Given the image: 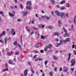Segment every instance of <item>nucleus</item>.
<instances>
[{
	"instance_id": "obj_1",
	"label": "nucleus",
	"mask_w": 76,
	"mask_h": 76,
	"mask_svg": "<svg viewBox=\"0 0 76 76\" xmlns=\"http://www.w3.org/2000/svg\"><path fill=\"white\" fill-rule=\"evenodd\" d=\"M64 42V41L63 40H61L60 41L59 43H58L57 45L56 46V47H59L60 45H62V43Z\"/></svg>"
},
{
	"instance_id": "obj_2",
	"label": "nucleus",
	"mask_w": 76,
	"mask_h": 76,
	"mask_svg": "<svg viewBox=\"0 0 76 76\" xmlns=\"http://www.w3.org/2000/svg\"><path fill=\"white\" fill-rule=\"evenodd\" d=\"M68 70V67L66 66H64L63 69V72L65 73L67 72Z\"/></svg>"
},
{
	"instance_id": "obj_3",
	"label": "nucleus",
	"mask_w": 76,
	"mask_h": 76,
	"mask_svg": "<svg viewBox=\"0 0 76 76\" xmlns=\"http://www.w3.org/2000/svg\"><path fill=\"white\" fill-rule=\"evenodd\" d=\"M7 40L10 41L11 40V38L10 37H9L8 38L6 37L5 38V44H6V42L7 41Z\"/></svg>"
},
{
	"instance_id": "obj_4",
	"label": "nucleus",
	"mask_w": 76,
	"mask_h": 76,
	"mask_svg": "<svg viewBox=\"0 0 76 76\" xmlns=\"http://www.w3.org/2000/svg\"><path fill=\"white\" fill-rule=\"evenodd\" d=\"M71 66H74L75 65V60L72 59L71 60Z\"/></svg>"
},
{
	"instance_id": "obj_5",
	"label": "nucleus",
	"mask_w": 76,
	"mask_h": 76,
	"mask_svg": "<svg viewBox=\"0 0 76 76\" xmlns=\"http://www.w3.org/2000/svg\"><path fill=\"white\" fill-rule=\"evenodd\" d=\"M8 63L10 64H11V65H14L15 64V63L13 62L11 60H9L8 61Z\"/></svg>"
},
{
	"instance_id": "obj_6",
	"label": "nucleus",
	"mask_w": 76,
	"mask_h": 76,
	"mask_svg": "<svg viewBox=\"0 0 76 76\" xmlns=\"http://www.w3.org/2000/svg\"><path fill=\"white\" fill-rule=\"evenodd\" d=\"M70 41V39L69 38H67L66 39V40L64 41V42L66 44V43L67 42H69Z\"/></svg>"
},
{
	"instance_id": "obj_7",
	"label": "nucleus",
	"mask_w": 76,
	"mask_h": 76,
	"mask_svg": "<svg viewBox=\"0 0 76 76\" xmlns=\"http://www.w3.org/2000/svg\"><path fill=\"white\" fill-rule=\"evenodd\" d=\"M12 35H15V33H16V32L15 31V29L13 28H12Z\"/></svg>"
},
{
	"instance_id": "obj_8",
	"label": "nucleus",
	"mask_w": 76,
	"mask_h": 76,
	"mask_svg": "<svg viewBox=\"0 0 76 76\" xmlns=\"http://www.w3.org/2000/svg\"><path fill=\"white\" fill-rule=\"evenodd\" d=\"M64 13L61 12L60 13V16H61V18H64Z\"/></svg>"
},
{
	"instance_id": "obj_9",
	"label": "nucleus",
	"mask_w": 76,
	"mask_h": 76,
	"mask_svg": "<svg viewBox=\"0 0 76 76\" xmlns=\"http://www.w3.org/2000/svg\"><path fill=\"white\" fill-rule=\"evenodd\" d=\"M52 45L51 44H50L49 45L47 46V47L49 49H50L51 48V47H52Z\"/></svg>"
},
{
	"instance_id": "obj_10",
	"label": "nucleus",
	"mask_w": 76,
	"mask_h": 76,
	"mask_svg": "<svg viewBox=\"0 0 76 76\" xmlns=\"http://www.w3.org/2000/svg\"><path fill=\"white\" fill-rule=\"evenodd\" d=\"M54 36H57V37H59L60 35H59V33L58 32H56L54 34Z\"/></svg>"
},
{
	"instance_id": "obj_11",
	"label": "nucleus",
	"mask_w": 76,
	"mask_h": 76,
	"mask_svg": "<svg viewBox=\"0 0 76 76\" xmlns=\"http://www.w3.org/2000/svg\"><path fill=\"white\" fill-rule=\"evenodd\" d=\"M69 36V34L67 33H66L64 35V37H68Z\"/></svg>"
},
{
	"instance_id": "obj_12",
	"label": "nucleus",
	"mask_w": 76,
	"mask_h": 76,
	"mask_svg": "<svg viewBox=\"0 0 76 76\" xmlns=\"http://www.w3.org/2000/svg\"><path fill=\"white\" fill-rule=\"evenodd\" d=\"M10 16V17H13V16H14V15L12 13L10 12H9L8 13Z\"/></svg>"
},
{
	"instance_id": "obj_13",
	"label": "nucleus",
	"mask_w": 76,
	"mask_h": 76,
	"mask_svg": "<svg viewBox=\"0 0 76 76\" xmlns=\"http://www.w3.org/2000/svg\"><path fill=\"white\" fill-rule=\"evenodd\" d=\"M13 54V52L11 51L10 53H8L7 55L8 56H11V55H12V54Z\"/></svg>"
},
{
	"instance_id": "obj_14",
	"label": "nucleus",
	"mask_w": 76,
	"mask_h": 76,
	"mask_svg": "<svg viewBox=\"0 0 76 76\" xmlns=\"http://www.w3.org/2000/svg\"><path fill=\"white\" fill-rule=\"evenodd\" d=\"M56 13L57 15V16H60V13H59V12L56 11Z\"/></svg>"
},
{
	"instance_id": "obj_15",
	"label": "nucleus",
	"mask_w": 76,
	"mask_h": 76,
	"mask_svg": "<svg viewBox=\"0 0 76 76\" xmlns=\"http://www.w3.org/2000/svg\"><path fill=\"white\" fill-rule=\"evenodd\" d=\"M4 35H5V31H3L2 32V34H0V37H1V36Z\"/></svg>"
},
{
	"instance_id": "obj_16",
	"label": "nucleus",
	"mask_w": 76,
	"mask_h": 76,
	"mask_svg": "<svg viewBox=\"0 0 76 76\" xmlns=\"http://www.w3.org/2000/svg\"><path fill=\"white\" fill-rule=\"evenodd\" d=\"M27 73H28V71L27 70H25L24 72V76H26V75H27Z\"/></svg>"
},
{
	"instance_id": "obj_17",
	"label": "nucleus",
	"mask_w": 76,
	"mask_h": 76,
	"mask_svg": "<svg viewBox=\"0 0 76 76\" xmlns=\"http://www.w3.org/2000/svg\"><path fill=\"white\" fill-rule=\"evenodd\" d=\"M31 70L32 73H35V71H34V69H33L32 67H31Z\"/></svg>"
},
{
	"instance_id": "obj_18",
	"label": "nucleus",
	"mask_w": 76,
	"mask_h": 76,
	"mask_svg": "<svg viewBox=\"0 0 76 76\" xmlns=\"http://www.w3.org/2000/svg\"><path fill=\"white\" fill-rule=\"evenodd\" d=\"M66 7H70V4H69V3H67L66 4Z\"/></svg>"
},
{
	"instance_id": "obj_19",
	"label": "nucleus",
	"mask_w": 76,
	"mask_h": 76,
	"mask_svg": "<svg viewBox=\"0 0 76 76\" xmlns=\"http://www.w3.org/2000/svg\"><path fill=\"white\" fill-rule=\"evenodd\" d=\"M27 14H28V13H27V12H23V16H26V15Z\"/></svg>"
},
{
	"instance_id": "obj_20",
	"label": "nucleus",
	"mask_w": 76,
	"mask_h": 76,
	"mask_svg": "<svg viewBox=\"0 0 76 76\" xmlns=\"http://www.w3.org/2000/svg\"><path fill=\"white\" fill-rule=\"evenodd\" d=\"M46 38V37L44 36L43 35H42L41 36V38L42 39H45Z\"/></svg>"
},
{
	"instance_id": "obj_21",
	"label": "nucleus",
	"mask_w": 76,
	"mask_h": 76,
	"mask_svg": "<svg viewBox=\"0 0 76 76\" xmlns=\"http://www.w3.org/2000/svg\"><path fill=\"white\" fill-rule=\"evenodd\" d=\"M20 41L22 44V35H21L20 37Z\"/></svg>"
},
{
	"instance_id": "obj_22",
	"label": "nucleus",
	"mask_w": 76,
	"mask_h": 76,
	"mask_svg": "<svg viewBox=\"0 0 76 76\" xmlns=\"http://www.w3.org/2000/svg\"><path fill=\"white\" fill-rule=\"evenodd\" d=\"M27 4H29L30 5H31V2L30 1H28L27 2Z\"/></svg>"
},
{
	"instance_id": "obj_23",
	"label": "nucleus",
	"mask_w": 76,
	"mask_h": 76,
	"mask_svg": "<svg viewBox=\"0 0 76 76\" xmlns=\"http://www.w3.org/2000/svg\"><path fill=\"white\" fill-rule=\"evenodd\" d=\"M26 9H28V10H30L31 9V7L29 6H27L26 7Z\"/></svg>"
},
{
	"instance_id": "obj_24",
	"label": "nucleus",
	"mask_w": 76,
	"mask_h": 76,
	"mask_svg": "<svg viewBox=\"0 0 76 76\" xmlns=\"http://www.w3.org/2000/svg\"><path fill=\"white\" fill-rule=\"evenodd\" d=\"M9 71V70L7 68H6V69H5L3 70H2V72H5V71Z\"/></svg>"
},
{
	"instance_id": "obj_25",
	"label": "nucleus",
	"mask_w": 76,
	"mask_h": 76,
	"mask_svg": "<svg viewBox=\"0 0 76 76\" xmlns=\"http://www.w3.org/2000/svg\"><path fill=\"white\" fill-rule=\"evenodd\" d=\"M49 28L50 29H53V28H54V27L52 26H50L49 27Z\"/></svg>"
},
{
	"instance_id": "obj_26",
	"label": "nucleus",
	"mask_w": 76,
	"mask_h": 76,
	"mask_svg": "<svg viewBox=\"0 0 76 76\" xmlns=\"http://www.w3.org/2000/svg\"><path fill=\"white\" fill-rule=\"evenodd\" d=\"M17 20L18 22H22V20L20 18H18L17 19Z\"/></svg>"
},
{
	"instance_id": "obj_27",
	"label": "nucleus",
	"mask_w": 76,
	"mask_h": 76,
	"mask_svg": "<svg viewBox=\"0 0 76 76\" xmlns=\"http://www.w3.org/2000/svg\"><path fill=\"white\" fill-rule=\"evenodd\" d=\"M0 14H1L3 16H4V13L2 11H0Z\"/></svg>"
},
{
	"instance_id": "obj_28",
	"label": "nucleus",
	"mask_w": 76,
	"mask_h": 76,
	"mask_svg": "<svg viewBox=\"0 0 76 76\" xmlns=\"http://www.w3.org/2000/svg\"><path fill=\"white\" fill-rule=\"evenodd\" d=\"M15 55H18L19 54V52L18 50H17V51L15 52Z\"/></svg>"
},
{
	"instance_id": "obj_29",
	"label": "nucleus",
	"mask_w": 76,
	"mask_h": 76,
	"mask_svg": "<svg viewBox=\"0 0 76 76\" xmlns=\"http://www.w3.org/2000/svg\"><path fill=\"white\" fill-rule=\"evenodd\" d=\"M45 18L47 19V20H49V19H50V17H49L47 16H45Z\"/></svg>"
},
{
	"instance_id": "obj_30",
	"label": "nucleus",
	"mask_w": 76,
	"mask_h": 76,
	"mask_svg": "<svg viewBox=\"0 0 76 76\" xmlns=\"http://www.w3.org/2000/svg\"><path fill=\"white\" fill-rule=\"evenodd\" d=\"M53 59L55 60H57V58L56 57V56H53Z\"/></svg>"
},
{
	"instance_id": "obj_31",
	"label": "nucleus",
	"mask_w": 76,
	"mask_h": 76,
	"mask_svg": "<svg viewBox=\"0 0 76 76\" xmlns=\"http://www.w3.org/2000/svg\"><path fill=\"white\" fill-rule=\"evenodd\" d=\"M63 29L64 32H65L66 33H67V30L66 29H65L64 28H63Z\"/></svg>"
},
{
	"instance_id": "obj_32",
	"label": "nucleus",
	"mask_w": 76,
	"mask_h": 76,
	"mask_svg": "<svg viewBox=\"0 0 76 76\" xmlns=\"http://www.w3.org/2000/svg\"><path fill=\"white\" fill-rule=\"evenodd\" d=\"M14 45H17V41H15L14 42Z\"/></svg>"
},
{
	"instance_id": "obj_33",
	"label": "nucleus",
	"mask_w": 76,
	"mask_h": 76,
	"mask_svg": "<svg viewBox=\"0 0 76 76\" xmlns=\"http://www.w3.org/2000/svg\"><path fill=\"white\" fill-rule=\"evenodd\" d=\"M48 48H47V46H46V47L44 49V50H45V51H47Z\"/></svg>"
},
{
	"instance_id": "obj_34",
	"label": "nucleus",
	"mask_w": 76,
	"mask_h": 76,
	"mask_svg": "<svg viewBox=\"0 0 76 76\" xmlns=\"http://www.w3.org/2000/svg\"><path fill=\"white\" fill-rule=\"evenodd\" d=\"M65 3V1H63L61 2L60 4H63V3Z\"/></svg>"
},
{
	"instance_id": "obj_35",
	"label": "nucleus",
	"mask_w": 76,
	"mask_h": 76,
	"mask_svg": "<svg viewBox=\"0 0 76 76\" xmlns=\"http://www.w3.org/2000/svg\"><path fill=\"white\" fill-rule=\"evenodd\" d=\"M61 24V21H60V20H59L58 21V25H59V26H60V25Z\"/></svg>"
},
{
	"instance_id": "obj_36",
	"label": "nucleus",
	"mask_w": 76,
	"mask_h": 76,
	"mask_svg": "<svg viewBox=\"0 0 76 76\" xmlns=\"http://www.w3.org/2000/svg\"><path fill=\"white\" fill-rule=\"evenodd\" d=\"M48 62V61H46L45 62V65H47V63Z\"/></svg>"
},
{
	"instance_id": "obj_37",
	"label": "nucleus",
	"mask_w": 76,
	"mask_h": 76,
	"mask_svg": "<svg viewBox=\"0 0 76 76\" xmlns=\"http://www.w3.org/2000/svg\"><path fill=\"white\" fill-rule=\"evenodd\" d=\"M35 47H36V48H38V47H39V45H38L37 44H36L35 45Z\"/></svg>"
},
{
	"instance_id": "obj_38",
	"label": "nucleus",
	"mask_w": 76,
	"mask_h": 76,
	"mask_svg": "<svg viewBox=\"0 0 76 76\" xmlns=\"http://www.w3.org/2000/svg\"><path fill=\"white\" fill-rule=\"evenodd\" d=\"M20 7L21 9H23V7L22 4H20Z\"/></svg>"
},
{
	"instance_id": "obj_39",
	"label": "nucleus",
	"mask_w": 76,
	"mask_h": 76,
	"mask_svg": "<svg viewBox=\"0 0 76 76\" xmlns=\"http://www.w3.org/2000/svg\"><path fill=\"white\" fill-rule=\"evenodd\" d=\"M49 74L50 76H52V75H53V72H50L49 73Z\"/></svg>"
},
{
	"instance_id": "obj_40",
	"label": "nucleus",
	"mask_w": 76,
	"mask_h": 76,
	"mask_svg": "<svg viewBox=\"0 0 76 76\" xmlns=\"http://www.w3.org/2000/svg\"><path fill=\"white\" fill-rule=\"evenodd\" d=\"M39 61H42L43 60V59L42 58H40L39 57Z\"/></svg>"
},
{
	"instance_id": "obj_41",
	"label": "nucleus",
	"mask_w": 76,
	"mask_h": 76,
	"mask_svg": "<svg viewBox=\"0 0 76 76\" xmlns=\"http://www.w3.org/2000/svg\"><path fill=\"white\" fill-rule=\"evenodd\" d=\"M45 16H42L41 17V18H42V19H44V18H45Z\"/></svg>"
},
{
	"instance_id": "obj_42",
	"label": "nucleus",
	"mask_w": 76,
	"mask_h": 76,
	"mask_svg": "<svg viewBox=\"0 0 76 76\" xmlns=\"http://www.w3.org/2000/svg\"><path fill=\"white\" fill-rule=\"evenodd\" d=\"M73 51L74 54H75V55H76V51L75 50H74Z\"/></svg>"
},
{
	"instance_id": "obj_43",
	"label": "nucleus",
	"mask_w": 76,
	"mask_h": 76,
	"mask_svg": "<svg viewBox=\"0 0 76 76\" xmlns=\"http://www.w3.org/2000/svg\"><path fill=\"white\" fill-rule=\"evenodd\" d=\"M76 16H75V17L74 18V21L75 23H76Z\"/></svg>"
},
{
	"instance_id": "obj_44",
	"label": "nucleus",
	"mask_w": 76,
	"mask_h": 76,
	"mask_svg": "<svg viewBox=\"0 0 76 76\" xmlns=\"http://www.w3.org/2000/svg\"><path fill=\"white\" fill-rule=\"evenodd\" d=\"M40 53H44V50H40Z\"/></svg>"
},
{
	"instance_id": "obj_45",
	"label": "nucleus",
	"mask_w": 76,
	"mask_h": 76,
	"mask_svg": "<svg viewBox=\"0 0 76 76\" xmlns=\"http://www.w3.org/2000/svg\"><path fill=\"white\" fill-rule=\"evenodd\" d=\"M26 31H27V32H30V30L29 29H26Z\"/></svg>"
},
{
	"instance_id": "obj_46",
	"label": "nucleus",
	"mask_w": 76,
	"mask_h": 76,
	"mask_svg": "<svg viewBox=\"0 0 76 76\" xmlns=\"http://www.w3.org/2000/svg\"><path fill=\"white\" fill-rule=\"evenodd\" d=\"M50 1L52 3V4H54V0H50Z\"/></svg>"
},
{
	"instance_id": "obj_47",
	"label": "nucleus",
	"mask_w": 76,
	"mask_h": 76,
	"mask_svg": "<svg viewBox=\"0 0 76 76\" xmlns=\"http://www.w3.org/2000/svg\"><path fill=\"white\" fill-rule=\"evenodd\" d=\"M60 9L61 10H64V9H65V8L62 7H61Z\"/></svg>"
},
{
	"instance_id": "obj_48",
	"label": "nucleus",
	"mask_w": 76,
	"mask_h": 76,
	"mask_svg": "<svg viewBox=\"0 0 76 76\" xmlns=\"http://www.w3.org/2000/svg\"><path fill=\"white\" fill-rule=\"evenodd\" d=\"M39 58H38L35 59V61H39Z\"/></svg>"
},
{
	"instance_id": "obj_49",
	"label": "nucleus",
	"mask_w": 76,
	"mask_h": 76,
	"mask_svg": "<svg viewBox=\"0 0 76 76\" xmlns=\"http://www.w3.org/2000/svg\"><path fill=\"white\" fill-rule=\"evenodd\" d=\"M64 17H66V18H68V14H66Z\"/></svg>"
},
{
	"instance_id": "obj_50",
	"label": "nucleus",
	"mask_w": 76,
	"mask_h": 76,
	"mask_svg": "<svg viewBox=\"0 0 76 76\" xmlns=\"http://www.w3.org/2000/svg\"><path fill=\"white\" fill-rule=\"evenodd\" d=\"M0 42L2 43H3V40H0Z\"/></svg>"
},
{
	"instance_id": "obj_51",
	"label": "nucleus",
	"mask_w": 76,
	"mask_h": 76,
	"mask_svg": "<svg viewBox=\"0 0 76 76\" xmlns=\"http://www.w3.org/2000/svg\"><path fill=\"white\" fill-rule=\"evenodd\" d=\"M31 23L32 24H34V20H32L31 22Z\"/></svg>"
},
{
	"instance_id": "obj_52",
	"label": "nucleus",
	"mask_w": 76,
	"mask_h": 76,
	"mask_svg": "<svg viewBox=\"0 0 76 76\" xmlns=\"http://www.w3.org/2000/svg\"><path fill=\"white\" fill-rule=\"evenodd\" d=\"M55 52L56 53H58L59 52L58 50H55Z\"/></svg>"
},
{
	"instance_id": "obj_53",
	"label": "nucleus",
	"mask_w": 76,
	"mask_h": 76,
	"mask_svg": "<svg viewBox=\"0 0 76 76\" xmlns=\"http://www.w3.org/2000/svg\"><path fill=\"white\" fill-rule=\"evenodd\" d=\"M42 26V25L41 24L39 25V28H41Z\"/></svg>"
},
{
	"instance_id": "obj_54",
	"label": "nucleus",
	"mask_w": 76,
	"mask_h": 76,
	"mask_svg": "<svg viewBox=\"0 0 76 76\" xmlns=\"http://www.w3.org/2000/svg\"><path fill=\"white\" fill-rule=\"evenodd\" d=\"M13 61H15V62H16V58H14L13 59Z\"/></svg>"
},
{
	"instance_id": "obj_55",
	"label": "nucleus",
	"mask_w": 76,
	"mask_h": 76,
	"mask_svg": "<svg viewBox=\"0 0 76 76\" xmlns=\"http://www.w3.org/2000/svg\"><path fill=\"white\" fill-rule=\"evenodd\" d=\"M72 48H75V45H72Z\"/></svg>"
},
{
	"instance_id": "obj_56",
	"label": "nucleus",
	"mask_w": 76,
	"mask_h": 76,
	"mask_svg": "<svg viewBox=\"0 0 76 76\" xmlns=\"http://www.w3.org/2000/svg\"><path fill=\"white\" fill-rule=\"evenodd\" d=\"M18 46L20 48V50H21V46H20V45L19 44L18 45Z\"/></svg>"
},
{
	"instance_id": "obj_57",
	"label": "nucleus",
	"mask_w": 76,
	"mask_h": 76,
	"mask_svg": "<svg viewBox=\"0 0 76 76\" xmlns=\"http://www.w3.org/2000/svg\"><path fill=\"white\" fill-rule=\"evenodd\" d=\"M33 29H37V28H36V27H33Z\"/></svg>"
},
{
	"instance_id": "obj_58",
	"label": "nucleus",
	"mask_w": 76,
	"mask_h": 76,
	"mask_svg": "<svg viewBox=\"0 0 76 76\" xmlns=\"http://www.w3.org/2000/svg\"><path fill=\"white\" fill-rule=\"evenodd\" d=\"M70 57H69L68 58V61H69V60H70Z\"/></svg>"
},
{
	"instance_id": "obj_59",
	"label": "nucleus",
	"mask_w": 76,
	"mask_h": 76,
	"mask_svg": "<svg viewBox=\"0 0 76 76\" xmlns=\"http://www.w3.org/2000/svg\"><path fill=\"white\" fill-rule=\"evenodd\" d=\"M12 14H13V15H14V14H15V12L14 11H13L12 12Z\"/></svg>"
},
{
	"instance_id": "obj_60",
	"label": "nucleus",
	"mask_w": 76,
	"mask_h": 76,
	"mask_svg": "<svg viewBox=\"0 0 76 76\" xmlns=\"http://www.w3.org/2000/svg\"><path fill=\"white\" fill-rule=\"evenodd\" d=\"M34 32L33 31H32L31 33V34L32 35V34H34Z\"/></svg>"
},
{
	"instance_id": "obj_61",
	"label": "nucleus",
	"mask_w": 76,
	"mask_h": 76,
	"mask_svg": "<svg viewBox=\"0 0 76 76\" xmlns=\"http://www.w3.org/2000/svg\"><path fill=\"white\" fill-rule=\"evenodd\" d=\"M71 70H72V71H73L74 70V69L73 68H71Z\"/></svg>"
},
{
	"instance_id": "obj_62",
	"label": "nucleus",
	"mask_w": 76,
	"mask_h": 76,
	"mask_svg": "<svg viewBox=\"0 0 76 76\" xmlns=\"http://www.w3.org/2000/svg\"><path fill=\"white\" fill-rule=\"evenodd\" d=\"M11 9H14V7H13V6H11Z\"/></svg>"
},
{
	"instance_id": "obj_63",
	"label": "nucleus",
	"mask_w": 76,
	"mask_h": 76,
	"mask_svg": "<svg viewBox=\"0 0 76 76\" xmlns=\"http://www.w3.org/2000/svg\"><path fill=\"white\" fill-rule=\"evenodd\" d=\"M54 70L55 71H56H56H57V68H55L54 69Z\"/></svg>"
},
{
	"instance_id": "obj_64",
	"label": "nucleus",
	"mask_w": 76,
	"mask_h": 76,
	"mask_svg": "<svg viewBox=\"0 0 76 76\" xmlns=\"http://www.w3.org/2000/svg\"><path fill=\"white\" fill-rule=\"evenodd\" d=\"M44 26H45V25H42V28H44Z\"/></svg>"
}]
</instances>
